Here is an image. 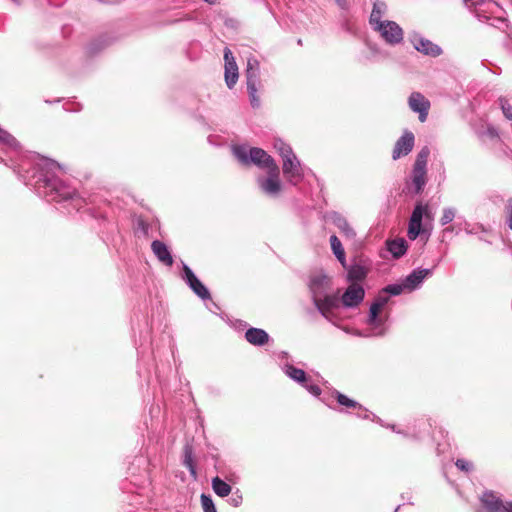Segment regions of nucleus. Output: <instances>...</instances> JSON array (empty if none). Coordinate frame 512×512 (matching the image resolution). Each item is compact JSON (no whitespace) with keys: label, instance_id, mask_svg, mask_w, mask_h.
<instances>
[{"label":"nucleus","instance_id":"2f4dec72","mask_svg":"<svg viewBox=\"0 0 512 512\" xmlns=\"http://www.w3.org/2000/svg\"><path fill=\"white\" fill-rule=\"evenodd\" d=\"M456 215V210L454 208L448 207L443 209L442 216L440 218L441 225H447L451 223Z\"/></svg>","mask_w":512,"mask_h":512},{"label":"nucleus","instance_id":"f3484780","mask_svg":"<svg viewBox=\"0 0 512 512\" xmlns=\"http://www.w3.org/2000/svg\"><path fill=\"white\" fill-rule=\"evenodd\" d=\"M331 221L332 223L340 230V232L343 234V236L347 240H354L356 237L355 230L350 226L347 219L343 217L339 213H332L331 214Z\"/></svg>","mask_w":512,"mask_h":512},{"label":"nucleus","instance_id":"f704fd0d","mask_svg":"<svg viewBox=\"0 0 512 512\" xmlns=\"http://www.w3.org/2000/svg\"><path fill=\"white\" fill-rule=\"evenodd\" d=\"M274 148L279 152L282 158L285 154H290L293 152L292 148L280 139L274 142Z\"/></svg>","mask_w":512,"mask_h":512},{"label":"nucleus","instance_id":"7ed1b4c3","mask_svg":"<svg viewBox=\"0 0 512 512\" xmlns=\"http://www.w3.org/2000/svg\"><path fill=\"white\" fill-rule=\"evenodd\" d=\"M430 149L424 146L417 154L410 178L406 181L408 193L418 195L422 193L427 183V161Z\"/></svg>","mask_w":512,"mask_h":512},{"label":"nucleus","instance_id":"6ab92c4d","mask_svg":"<svg viewBox=\"0 0 512 512\" xmlns=\"http://www.w3.org/2000/svg\"><path fill=\"white\" fill-rule=\"evenodd\" d=\"M481 503L485 512H503L504 503L493 492H485Z\"/></svg>","mask_w":512,"mask_h":512},{"label":"nucleus","instance_id":"f03ea898","mask_svg":"<svg viewBox=\"0 0 512 512\" xmlns=\"http://www.w3.org/2000/svg\"><path fill=\"white\" fill-rule=\"evenodd\" d=\"M330 279L326 275H316L310 279L309 289L318 311L329 322L336 325L334 310L338 308V298L328 294Z\"/></svg>","mask_w":512,"mask_h":512},{"label":"nucleus","instance_id":"ddd939ff","mask_svg":"<svg viewBox=\"0 0 512 512\" xmlns=\"http://www.w3.org/2000/svg\"><path fill=\"white\" fill-rule=\"evenodd\" d=\"M411 42L413 47L424 55L437 57L442 54V49L438 45L419 34H413L411 36Z\"/></svg>","mask_w":512,"mask_h":512},{"label":"nucleus","instance_id":"f8f14e48","mask_svg":"<svg viewBox=\"0 0 512 512\" xmlns=\"http://www.w3.org/2000/svg\"><path fill=\"white\" fill-rule=\"evenodd\" d=\"M415 137L411 131H405L403 135L396 141L392 158L397 160L408 155L414 147Z\"/></svg>","mask_w":512,"mask_h":512},{"label":"nucleus","instance_id":"f257e3e1","mask_svg":"<svg viewBox=\"0 0 512 512\" xmlns=\"http://www.w3.org/2000/svg\"><path fill=\"white\" fill-rule=\"evenodd\" d=\"M31 163L34 164L35 169L32 175H29L28 169L30 161L24 160L19 164L17 170L26 181V184L32 185L37 193L48 201L61 202L71 200L75 209L78 210L82 207L84 199L77 195L75 188L56 177L55 171L60 169L58 163L39 155H33Z\"/></svg>","mask_w":512,"mask_h":512},{"label":"nucleus","instance_id":"72a5a7b5","mask_svg":"<svg viewBox=\"0 0 512 512\" xmlns=\"http://www.w3.org/2000/svg\"><path fill=\"white\" fill-rule=\"evenodd\" d=\"M499 104L504 116L508 120L512 121V105L509 103V101L505 97H500Z\"/></svg>","mask_w":512,"mask_h":512},{"label":"nucleus","instance_id":"aec40b11","mask_svg":"<svg viewBox=\"0 0 512 512\" xmlns=\"http://www.w3.org/2000/svg\"><path fill=\"white\" fill-rule=\"evenodd\" d=\"M245 339L254 346H263L269 341V335L263 329L252 327L245 332Z\"/></svg>","mask_w":512,"mask_h":512},{"label":"nucleus","instance_id":"5701e85b","mask_svg":"<svg viewBox=\"0 0 512 512\" xmlns=\"http://www.w3.org/2000/svg\"><path fill=\"white\" fill-rule=\"evenodd\" d=\"M464 2L466 3V5L468 7L475 8V13L478 18H484V19H488V17L485 15H482V12H484V10H481L480 7L485 5V6H487L489 11L493 12V8L497 6V4L491 0H464Z\"/></svg>","mask_w":512,"mask_h":512},{"label":"nucleus","instance_id":"20e7f679","mask_svg":"<svg viewBox=\"0 0 512 512\" xmlns=\"http://www.w3.org/2000/svg\"><path fill=\"white\" fill-rule=\"evenodd\" d=\"M233 154L237 160L244 165L254 164L266 170L277 165L274 159L261 148H248L243 145L234 146Z\"/></svg>","mask_w":512,"mask_h":512},{"label":"nucleus","instance_id":"412c9836","mask_svg":"<svg viewBox=\"0 0 512 512\" xmlns=\"http://www.w3.org/2000/svg\"><path fill=\"white\" fill-rule=\"evenodd\" d=\"M387 6L382 1H375L373 4V9L370 14V24L373 26V28H377L379 24H382L384 21H382V17L384 16L386 12Z\"/></svg>","mask_w":512,"mask_h":512},{"label":"nucleus","instance_id":"b1692460","mask_svg":"<svg viewBox=\"0 0 512 512\" xmlns=\"http://www.w3.org/2000/svg\"><path fill=\"white\" fill-rule=\"evenodd\" d=\"M368 274V267L362 263H354L348 269L349 281H361Z\"/></svg>","mask_w":512,"mask_h":512},{"label":"nucleus","instance_id":"4468645a","mask_svg":"<svg viewBox=\"0 0 512 512\" xmlns=\"http://www.w3.org/2000/svg\"><path fill=\"white\" fill-rule=\"evenodd\" d=\"M409 107L412 111L419 114L421 122L426 121L430 102L419 92H413L408 100Z\"/></svg>","mask_w":512,"mask_h":512},{"label":"nucleus","instance_id":"423d86ee","mask_svg":"<svg viewBox=\"0 0 512 512\" xmlns=\"http://www.w3.org/2000/svg\"><path fill=\"white\" fill-rule=\"evenodd\" d=\"M388 297H378L370 306L367 324L371 327L366 334L355 332L358 336H382L386 332V319L379 316L382 308L387 304Z\"/></svg>","mask_w":512,"mask_h":512},{"label":"nucleus","instance_id":"4be33fe9","mask_svg":"<svg viewBox=\"0 0 512 512\" xmlns=\"http://www.w3.org/2000/svg\"><path fill=\"white\" fill-rule=\"evenodd\" d=\"M387 249L394 258L402 257L407 251V242L404 238H397L387 241Z\"/></svg>","mask_w":512,"mask_h":512},{"label":"nucleus","instance_id":"37998d69","mask_svg":"<svg viewBox=\"0 0 512 512\" xmlns=\"http://www.w3.org/2000/svg\"><path fill=\"white\" fill-rule=\"evenodd\" d=\"M341 8H346V0H335Z\"/></svg>","mask_w":512,"mask_h":512},{"label":"nucleus","instance_id":"a878e982","mask_svg":"<svg viewBox=\"0 0 512 512\" xmlns=\"http://www.w3.org/2000/svg\"><path fill=\"white\" fill-rule=\"evenodd\" d=\"M330 245L335 257L338 259V261L342 264L343 267H346L345 251L341 241L336 235H332L330 237Z\"/></svg>","mask_w":512,"mask_h":512},{"label":"nucleus","instance_id":"c9c22d12","mask_svg":"<svg viewBox=\"0 0 512 512\" xmlns=\"http://www.w3.org/2000/svg\"><path fill=\"white\" fill-rule=\"evenodd\" d=\"M404 290H406V287L404 286V283H397V284H391V285H388L384 291L391 294V295H399L401 294Z\"/></svg>","mask_w":512,"mask_h":512},{"label":"nucleus","instance_id":"79ce46f5","mask_svg":"<svg viewBox=\"0 0 512 512\" xmlns=\"http://www.w3.org/2000/svg\"><path fill=\"white\" fill-rule=\"evenodd\" d=\"M508 209L510 211L509 227L512 229V198L508 200Z\"/></svg>","mask_w":512,"mask_h":512},{"label":"nucleus","instance_id":"6e6552de","mask_svg":"<svg viewBox=\"0 0 512 512\" xmlns=\"http://www.w3.org/2000/svg\"><path fill=\"white\" fill-rule=\"evenodd\" d=\"M282 160V170L286 180L292 185H297L302 181L304 177V172L300 161L294 152L285 154Z\"/></svg>","mask_w":512,"mask_h":512},{"label":"nucleus","instance_id":"1a4fd4ad","mask_svg":"<svg viewBox=\"0 0 512 512\" xmlns=\"http://www.w3.org/2000/svg\"><path fill=\"white\" fill-rule=\"evenodd\" d=\"M374 30L389 44H398L403 40L402 28L394 21H384Z\"/></svg>","mask_w":512,"mask_h":512},{"label":"nucleus","instance_id":"a19ab883","mask_svg":"<svg viewBox=\"0 0 512 512\" xmlns=\"http://www.w3.org/2000/svg\"><path fill=\"white\" fill-rule=\"evenodd\" d=\"M242 495L239 494L238 492L232 494V496L230 497V499L228 500L229 503L234 506V507H238L239 505H241L242 503Z\"/></svg>","mask_w":512,"mask_h":512},{"label":"nucleus","instance_id":"473e14b6","mask_svg":"<svg viewBox=\"0 0 512 512\" xmlns=\"http://www.w3.org/2000/svg\"><path fill=\"white\" fill-rule=\"evenodd\" d=\"M201 505L204 512H217L213 500L209 495H201Z\"/></svg>","mask_w":512,"mask_h":512},{"label":"nucleus","instance_id":"2eb2a0df","mask_svg":"<svg viewBox=\"0 0 512 512\" xmlns=\"http://www.w3.org/2000/svg\"><path fill=\"white\" fill-rule=\"evenodd\" d=\"M365 291L359 284H351L342 295V303L346 307H355L363 301Z\"/></svg>","mask_w":512,"mask_h":512},{"label":"nucleus","instance_id":"39448f33","mask_svg":"<svg viewBox=\"0 0 512 512\" xmlns=\"http://www.w3.org/2000/svg\"><path fill=\"white\" fill-rule=\"evenodd\" d=\"M245 77L250 104L253 108H259L260 98L258 96V89L261 85L260 63L256 58H248Z\"/></svg>","mask_w":512,"mask_h":512},{"label":"nucleus","instance_id":"e433bc0d","mask_svg":"<svg viewBox=\"0 0 512 512\" xmlns=\"http://www.w3.org/2000/svg\"><path fill=\"white\" fill-rule=\"evenodd\" d=\"M421 227H422V225H420V224H415V223L409 222V226H408L409 239L415 240L421 232Z\"/></svg>","mask_w":512,"mask_h":512},{"label":"nucleus","instance_id":"58836bf2","mask_svg":"<svg viewBox=\"0 0 512 512\" xmlns=\"http://www.w3.org/2000/svg\"><path fill=\"white\" fill-rule=\"evenodd\" d=\"M310 394L318 397L321 394V389L318 385L308 384V381L302 385Z\"/></svg>","mask_w":512,"mask_h":512},{"label":"nucleus","instance_id":"393cba45","mask_svg":"<svg viewBox=\"0 0 512 512\" xmlns=\"http://www.w3.org/2000/svg\"><path fill=\"white\" fill-rule=\"evenodd\" d=\"M283 371L289 378H291L292 380L301 385H304V383L307 382L306 373L302 369L296 368L295 366L290 364H286L283 367Z\"/></svg>","mask_w":512,"mask_h":512},{"label":"nucleus","instance_id":"c85d7f7f","mask_svg":"<svg viewBox=\"0 0 512 512\" xmlns=\"http://www.w3.org/2000/svg\"><path fill=\"white\" fill-rule=\"evenodd\" d=\"M424 215H426V216L429 215L428 206L422 205V204H417L414 207V210L412 212L409 222L422 225V218Z\"/></svg>","mask_w":512,"mask_h":512},{"label":"nucleus","instance_id":"c756f323","mask_svg":"<svg viewBox=\"0 0 512 512\" xmlns=\"http://www.w3.org/2000/svg\"><path fill=\"white\" fill-rule=\"evenodd\" d=\"M336 399H337V402L342 405V406H345V407H349V408H358V409H361V405L350 399L349 397H347L346 395L340 393V392H336Z\"/></svg>","mask_w":512,"mask_h":512},{"label":"nucleus","instance_id":"dca6fc26","mask_svg":"<svg viewBox=\"0 0 512 512\" xmlns=\"http://www.w3.org/2000/svg\"><path fill=\"white\" fill-rule=\"evenodd\" d=\"M431 274L430 269H415L404 280V286L407 291H413L419 288L423 280Z\"/></svg>","mask_w":512,"mask_h":512},{"label":"nucleus","instance_id":"bb28decb","mask_svg":"<svg viewBox=\"0 0 512 512\" xmlns=\"http://www.w3.org/2000/svg\"><path fill=\"white\" fill-rule=\"evenodd\" d=\"M0 143L14 151H18L20 149V144L16 140V138L13 135H11L8 131L2 129L1 127H0Z\"/></svg>","mask_w":512,"mask_h":512},{"label":"nucleus","instance_id":"cd10ccee","mask_svg":"<svg viewBox=\"0 0 512 512\" xmlns=\"http://www.w3.org/2000/svg\"><path fill=\"white\" fill-rule=\"evenodd\" d=\"M212 488L220 497H226L231 493V486L219 477L212 479Z\"/></svg>","mask_w":512,"mask_h":512},{"label":"nucleus","instance_id":"7c9ffc66","mask_svg":"<svg viewBox=\"0 0 512 512\" xmlns=\"http://www.w3.org/2000/svg\"><path fill=\"white\" fill-rule=\"evenodd\" d=\"M184 465L189 469L191 475L196 477V469L193 463V454L192 449L190 447H186L184 451Z\"/></svg>","mask_w":512,"mask_h":512},{"label":"nucleus","instance_id":"9b49d317","mask_svg":"<svg viewBox=\"0 0 512 512\" xmlns=\"http://www.w3.org/2000/svg\"><path fill=\"white\" fill-rule=\"evenodd\" d=\"M183 279L190 289L202 300L210 299V293L206 286L196 277L193 271L184 264Z\"/></svg>","mask_w":512,"mask_h":512},{"label":"nucleus","instance_id":"4c0bfd02","mask_svg":"<svg viewBox=\"0 0 512 512\" xmlns=\"http://www.w3.org/2000/svg\"><path fill=\"white\" fill-rule=\"evenodd\" d=\"M455 464H456L457 468H459L460 470L465 471V472H469L473 468V464L464 459H458Z\"/></svg>","mask_w":512,"mask_h":512},{"label":"nucleus","instance_id":"9d476101","mask_svg":"<svg viewBox=\"0 0 512 512\" xmlns=\"http://www.w3.org/2000/svg\"><path fill=\"white\" fill-rule=\"evenodd\" d=\"M224 78L225 83L229 89H232L239 78L238 66L229 48L224 50Z\"/></svg>","mask_w":512,"mask_h":512},{"label":"nucleus","instance_id":"0eeeda50","mask_svg":"<svg viewBox=\"0 0 512 512\" xmlns=\"http://www.w3.org/2000/svg\"><path fill=\"white\" fill-rule=\"evenodd\" d=\"M267 174V177H258L257 184L264 194L270 197H277L282 190L278 165H275L274 167L267 170Z\"/></svg>","mask_w":512,"mask_h":512},{"label":"nucleus","instance_id":"a211bd4d","mask_svg":"<svg viewBox=\"0 0 512 512\" xmlns=\"http://www.w3.org/2000/svg\"><path fill=\"white\" fill-rule=\"evenodd\" d=\"M151 249L157 259L167 266L173 265V257L167 245L159 240H154L151 244Z\"/></svg>","mask_w":512,"mask_h":512},{"label":"nucleus","instance_id":"ea45409f","mask_svg":"<svg viewBox=\"0 0 512 512\" xmlns=\"http://www.w3.org/2000/svg\"><path fill=\"white\" fill-rule=\"evenodd\" d=\"M357 416L362 419H371L373 421L377 418L374 414L370 413L367 409L363 408L362 406L361 409H359Z\"/></svg>","mask_w":512,"mask_h":512}]
</instances>
